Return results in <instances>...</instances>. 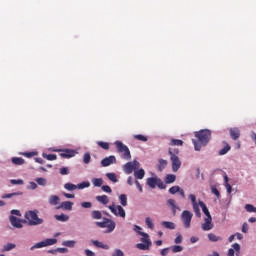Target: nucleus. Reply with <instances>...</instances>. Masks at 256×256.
Segmentation results:
<instances>
[{
  "mask_svg": "<svg viewBox=\"0 0 256 256\" xmlns=\"http://www.w3.org/2000/svg\"><path fill=\"white\" fill-rule=\"evenodd\" d=\"M170 161L172 163V171L177 173L181 169V160L179 159V149L169 148Z\"/></svg>",
  "mask_w": 256,
  "mask_h": 256,
  "instance_id": "1",
  "label": "nucleus"
},
{
  "mask_svg": "<svg viewBox=\"0 0 256 256\" xmlns=\"http://www.w3.org/2000/svg\"><path fill=\"white\" fill-rule=\"evenodd\" d=\"M26 223L30 227H35L37 225H43V219L39 218L37 211H27L24 215Z\"/></svg>",
  "mask_w": 256,
  "mask_h": 256,
  "instance_id": "2",
  "label": "nucleus"
},
{
  "mask_svg": "<svg viewBox=\"0 0 256 256\" xmlns=\"http://www.w3.org/2000/svg\"><path fill=\"white\" fill-rule=\"evenodd\" d=\"M115 145L117 152L121 153V158L125 159V161H129V159H131V151L129 150V147L119 140L115 142Z\"/></svg>",
  "mask_w": 256,
  "mask_h": 256,
  "instance_id": "3",
  "label": "nucleus"
},
{
  "mask_svg": "<svg viewBox=\"0 0 256 256\" xmlns=\"http://www.w3.org/2000/svg\"><path fill=\"white\" fill-rule=\"evenodd\" d=\"M195 137L198 139L199 143L205 147V145L211 141V132L207 129L200 130L195 132Z\"/></svg>",
  "mask_w": 256,
  "mask_h": 256,
  "instance_id": "4",
  "label": "nucleus"
},
{
  "mask_svg": "<svg viewBox=\"0 0 256 256\" xmlns=\"http://www.w3.org/2000/svg\"><path fill=\"white\" fill-rule=\"evenodd\" d=\"M57 243V238H47L41 242L36 243L34 246L30 248L31 251L34 249H41L43 247H49L51 245H56Z\"/></svg>",
  "mask_w": 256,
  "mask_h": 256,
  "instance_id": "5",
  "label": "nucleus"
},
{
  "mask_svg": "<svg viewBox=\"0 0 256 256\" xmlns=\"http://www.w3.org/2000/svg\"><path fill=\"white\" fill-rule=\"evenodd\" d=\"M108 209L116 217H122V219H125V217H126L125 209L121 205L112 204V205L108 206Z\"/></svg>",
  "mask_w": 256,
  "mask_h": 256,
  "instance_id": "6",
  "label": "nucleus"
},
{
  "mask_svg": "<svg viewBox=\"0 0 256 256\" xmlns=\"http://www.w3.org/2000/svg\"><path fill=\"white\" fill-rule=\"evenodd\" d=\"M87 187H91V183L89 182H82L78 185L72 184V183H66L64 185V189L67 191H75V189H87Z\"/></svg>",
  "mask_w": 256,
  "mask_h": 256,
  "instance_id": "7",
  "label": "nucleus"
},
{
  "mask_svg": "<svg viewBox=\"0 0 256 256\" xmlns=\"http://www.w3.org/2000/svg\"><path fill=\"white\" fill-rule=\"evenodd\" d=\"M191 219H193V213H191V211L189 210H184L182 212V221L186 229H189V227H191Z\"/></svg>",
  "mask_w": 256,
  "mask_h": 256,
  "instance_id": "8",
  "label": "nucleus"
},
{
  "mask_svg": "<svg viewBox=\"0 0 256 256\" xmlns=\"http://www.w3.org/2000/svg\"><path fill=\"white\" fill-rule=\"evenodd\" d=\"M9 219L12 227H15L16 229H23V223H27V221L19 219L14 215H11Z\"/></svg>",
  "mask_w": 256,
  "mask_h": 256,
  "instance_id": "9",
  "label": "nucleus"
},
{
  "mask_svg": "<svg viewBox=\"0 0 256 256\" xmlns=\"http://www.w3.org/2000/svg\"><path fill=\"white\" fill-rule=\"evenodd\" d=\"M56 151H61L60 157L62 159H71V157H75L77 155V151L73 149H63V150H56Z\"/></svg>",
  "mask_w": 256,
  "mask_h": 256,
  "instance_id": "10",
  "label": "nucleus"
},
{
  "mask_svg": "<svg viewBox=\"0 0 256 256\" xmlns=\"http://www.w3.org/2000/svg\"><path fill=\"white\" fill-rule=\"evenodd\" d=\"M117 163V158L113 155L102 159L101 165L102 167H109V165H115Z\"/></svg>",
  "mask_w": 256,
  "mask_h": 256,
  "instance_id": "11",
  "label": "nucleus"
},
{
  "mask_svg": "<svg viewBox=\"0 0 256 256\" xmlns=\"http://www.w3.org/2000/svg\"><path fill=\"white\" fill-rule=\"evenodd\" d=\"M235 251H236V256H239V253H241V245H239V243H234L232 245V248L228 250L227 256H235Z\"/></svg>",
  "mask_w": 256,
  "mask_h": 256,
  "instance_id": "12",
  "label": "nucleus"
},
{
  "mask_svg": "<svg viewBox=\"0 0 256 256\" xmlns=\"http://www.w3.org/2000/svg\"><path fill=\"white\" fill-rule=\"evenodd\" d=\"M204 221L205 222L202 224V230L211 231V229H213V218L212 217L205 218Z\"/></svg>",
  "mask_w": 256,
  "mask_h": 256,
  "instance_id": "13",
  "label": "nucleus"
},
{
  "mask_svg": "<svg viewBox=\"0 0 256 256\" xmlns=\"http://www.w3.org/2000/svg\"><path fill=\"white\" fill-rule=\"evenodd\" d=\"M230 137L233 141H237L241 137V130L239 128L234 127L229 129Z\"/></svg>",
  "mask_w": 256,
  "mask_h": 256,
  "instance_id": "14",
  "label": "nucleus"
},
{
  "mask_svg": "<svg viewBox=\"0 0 256 256\" xmlns=\"http://www.w3.org/2000/svg\"><path fill=\"white\" fill-rule=\"evenodd\" d=\"M57 209H64L65 211H73V202L64 201L57 207Z\"/></svg>",
  "mask_w": 256,
  "mask_h": 256,
  "instance_id": "15",
  "label": "nucleus"
},
{
  "mask_svg": "<svg viewBox=\"0 0 256 256\" xmlns=\"http://www.w3.org/2000/svg\"><path fill=\"white\" fill-rule=\"evenodd\" d=\"M167 205L168 207H171L173 215H177V209H179V206H177L175 199H168Z\"/></svg>",
  "mask_w": 256,
  "mask_h": 256,
  "instance_id": "16",
  "label": "nucleus"
},
{
  "mask_svg": "<svg viewBox=\"0 0 256 256\" xmlns=\"http://www.w3.org/2000/svg\"><path fill=\"white\" fill-rule=\"evenodd\" d=\"M123 169H124V173H126V175H131V173H133V171H135V166H133V162H128L124 165Z\"/></svg>",
  "mask_w": 256,
  "mask_h": 256,
  "instance_id": "17",
  "label": "nucleus"
},
{
  "mask_svg": "<svg viewBox=\"0 0 256 256\" xmlns=\"http://www.w3.org/2000/svg\"><path fill=\"white\" fill-rule=\"evenodd\" d=\"M108 223L106 224V233H113V231H115V227H116V224H115V221L113 220H107Z\"/></svg>",
  "mask_w": 256,
  "mask_h": 256,
  "instance_id": "18",
  "label": "nucleus"
},
{
  "mask_svg": "<svg viewBox=\"0 0 256 256\" xmlns=\"http://www.w3.org/2000/svg\"><path fill=\"white\" fill-rule=\"evenodd\" d=\"M157 180L158 178L157 177H150V178H147V185L150 186L151 189H155L157 187Z\"/></svg>",
  "mask_w": 256,
  "mask_h": 256,
  "instance_id": "19",
  "label": "nucleus"
},
{
  "mask_svg": "<svg viewBox=\"0 0 256 256\" xmlns=\"http://www.w3.org/2000/svg\"><path fill=\"white\" fill-rule=\"evenodd\" d=\"M61 201V198H59V196L57 195H51L48 199V203L50 205H59V202Z\"/></svg>",
  "mask_w": 256,
  "mask_h": 256,
  "instance_id": "20",
  "label": "nucleus"
},
{
  "mask_svg": "<svg viewBox=\"0 0 256 256\" xmlns=\"http://www.w3.org/2000/svg\"><path fill=\"white\" fill-rule=\"evenodd\" d=\"M199 205H200L204 215H206V219H209V217H211V213L209 212L207 205H205L203 201H199Z\"/></svg>",
  "mask_w": 256,
  "mask_h": 256,
  "instance_id": "21",
  "label": "nucleus"
},
{
  "mask_svg": "<svg viewBox=\"0 0 256 256\" xmlns=\"http://www.w3.org/2000/svg\"><path fill=\"white\" fill-rule=\"evenodd\" d=\"M92 244L95 247H98V249H106V250L109 249V245L103 244V242H99L98 240H92Z\"/></svg>",
  "mask_w": 256,
  "mask_h": 256,
  "instance_id": "22",
  "label": "nucleus"
},
{
  "mask_svg": "<svg viewBox=\"0 0 256 256\" xmlns=\"http://www.w3.org/2000/svg\"><path fill=\"white\" fill-rule=\"evenodd\" d=\"M96 201L102 203V205H107L109 203V197L107 195L97 196Z\"/></svg>",
  "mask_w": 256,
  "mask_h": 256,
  "instance_id": "23",
  "label": "nucleus"
},
{
  "mask_svg": "<svg viewBox=\"0 0 256 256\" xmlns=\"http://www.w3.org/2000/svg\"><path fill=\"white\" fill-rule=\"evenodd\" d=\"M176 179H177V176L175 174H168L165 178V183L167 185L171 183H175Z\"/></svg>",
  "mask_w": 256,
  "mask_h": 256,
  "instance_id": "24",
  "label": "nucleus"
},
{
  "mask_svg": "<svg viewBox=\"0 0 256 256\" xmlns=\"http://www.w3.org/2000/svg\"><path fill=\"white\" fill-rule=\"evenodd\" d=\"M135 179H143L145 177V170L143 168L134 171Z\"/></svg>",
  "mask_w": 256,
  "mask_h": 256,
  "instance_id": "25",
  "label": "nucleus"
},
{
  "mask_svg": "<svg viewBox=\"0 0 256 256\" xmlns=\"http://www.w3.org/2000/svg\"><path fill=\"white\" fill-rule=\"evenodd\" d=\"M137 249H140V251H149V247H151V244L148 242L146 243H138L136 244Z\"/></svg>",
  "mask_w": 256,
  "mask_h": 256,
  "instance_id": "26",
  "label": "nucleus"
},
{
  "mask_svg": "<svg viewBox=\"0 0 256 256\" xmlns=\"http://www.w3.org/2000/svg\"><path fill=\"white\" fill-rule=\"evenodd\" d=\"M208 239H209V241H212V243H217V241H223V238H221L213 233L208 234Z\"/></svg>",
  "mask_w": 256,
  "mask_h": 256,
  "instance_id": "27",
  "label": "nucleus"
},
{
  "mask_svg": "<svg viewBox=\"0 0 256 256\" xmlns=\"http://www.w3.org/2000/svg\"><path fill=\"white\" fill-rule=\"evenodd\" d=\"M224 145L226 146L219 151V155H227L231 151V146L227 142H224Z\"/></svg>",
  "mask_w": 256,
  "mask_h": 256,
  "instance_id": "28",
  "label": "nucleus"
},
{
  "mask_svg": "<svg viewBox=\"0 0 256 256\" xmlns=\"http://www.w3.org/2000/svg\"><path fill=\"white\" fill-rule=\"evenodd\" d=\"M42 157L44 159H47V161H57V154H46V153H43Z\"/></svg>",
  "mask_w": 256,
  "mask_h": 256,
  "instance_id": "29",
  "label": "nucleus"
},
{
  "mask_svg": "<svg viewBox=\"0 0 256 256\" xmlns=\"http://www.w3.org/2000/svg\"><path fill=\"white\" fill-rule=\"evenodd\" d=\"M19 195H23V192H13L9 194L2 195V199H11L12 197H17Z\"/></svg>",
  "mask_w": 256,
  "mask_h": 256,
  "instance_id": "30",
  "label": "nucleus"
},
{
  "mask_svg": "<svg viewBox=\"0 0 256 256\" xmlns=\"http://www.w3.org/2000/svg\"><path fill=\"white\" fill-rule=\"evenodd\" d=\"M104 221L102 222H96L97 227H100V229H105L107 227V224L109 223V221H111V219L109 218H103Z\"/></svg>",
  "mask_w": 256,
  "mask_h": 256,
  "instance_id": "31",
  "label": "nucleus"
},
{
  "mask_svg": "<svg viewBox=\"0 0 256 256\" xmlns=\"http://www.w3.org/2000/svg\"><path fill=\"white\" fill-rule=\"evenodd\" d=\"M55 220L56 221H61V222H65V221H69V216L65 215V214H60V215H55Z\"/></svg>",
  "mask_w": 256,
  "mask_h": 256,
  "instance_id": "32",
  "label": "nucleus"
},
{
  "mask_svg": "<svg viewBox=\"0 0 256 256\" xmlns=\"http://www.w3.org/2000/svg\"><path fill=\"white\" fill-rule=\"evenodd\" d=\"M140 235H141V241H142V243H146V244H148L149 245V243H150V245H152V243H151V240L149 239V234H147V233H140Z\"/></svg>",
  "mask_w": 256,
  "mask_h": 256,
  "instance_id": "33",
  "label": "nucleus"
},
{
  "mask_svg": "<svg viewBox=\"0 0 256 256\" xmlns=\"http://www.w3.org/2000/svg\"><path fill=\"white\" fill-rule=\"evenodd\" d=\"M170 145L172 146V147H181V146H183V140H179V139H171V141H170Z\"/></svg>",
  "mask_w": 256,
  "mask_h": 256,
  "instance_id": "34",
  "label": "nucleus"
},
{
  "mask_svg": "<svg viewBox=\"0 0 256 256\" xmlns=\"http://www.w3.org/2000/svg\"><path fill=\"white\" fill-rule=\"evenodd\" d=\"M91 217H92V219H102L103 218V214L99 210H94L91 213Z\"/></svg>",
  "mask_w": 256,
  "mask_h": 256,
  "instance_id": "35",
  "label": "nucleus"
},
{
  "mask_svg": "<svg viewBox=\"0 0 256 256\" xmlns=\"http://www.w3.org/2000/svg\"><path fill=\"white\" fill-rule=\"evenodd\" d=\"M12 163L14 165H23L25 163V159L19 158V157H14V158H12Z\"/></svg>",
  "mask_w": 256,
  "mask_h": 256,
  "instance_id": "36",
  "label": "nucleus"
},
{
  "mask_svg": "<svg viewBox=\"0 0 256 256\" xmlns=\"http://www.w3.org/2000/svg\"><path fill=\"white\" fill-rule=\"evenodd\" d=\"M119 201H120V204L122 205V207H127V195L121 194L119 196Z\"/></svg>",
  "mask_w": 256,
  "mask_h": 256,
  "instance_id": "37",
  "label": "nucleus"
},
{
  "mask_svg": "<svg viewBox=\"0 0 256 256\" xmlns=\"http://www.w3.org/2000/svg\"><path fill=\"white\" fill-rule=\"evenodd\" d=\"M167 167V160L160 159L158 164V171H163Z\"/></svg>",
  "mask_w": 256,
  "mask_h": 256,
  "instance_id": "38",
  "label": "nucleus"
},
{
  "mask_svg": "<svg viewBox=\"0 0 256 256\" xmlns=\"http://www.w3.org/2000/svg\"><path fill=\"white\" fill-rule=\"evenodd\" d=\"M92 183H93L94 187H101V185H103V179L102 178H94L92 180Z\"/></svg>",
  "mask_w": 256,
  "mask_h": 256,
  "instance_id": "39",
  "label": "nucleus"
},
{
  "mask_svg": "<svg viewBox=\"0 0 256 256\" xmlns=\"http://www.w3.org/2000/svg\"><path fill=\"white\" fill-rule=\"evenodd\" d=\"M134 139H137V141H142L143 143H147L148 141L147 136H143L142 134L134 135Z\"/></svg>",
  "mask_w": 256,
  "mask_h": 256,
  "instance_id": "40",
  "label": "nucleus"
},
{
  "mask_svg": "<svg viewBox=\"0 0 256 256\" xmlns=\"http://www.w3.org/2000/svg\"><path fill=\"white\" fill-rule=\"evenodd\" d=\"M162 225L165 227V229H175V223L173 222L164 221L162 222Z\"/></svg>",
  "mask_w": 256,
  "mask_h": 256,
  "instance_id": "41",
  "label": "nucleus"
},
{
  "mask_svg": "<svg viewBox=\"0 0 256 256\" xmlns=\"http://www.w3.org/2000/svg\"><path fill=\"white\" fill-rule=\"evenodd\" d=\"M106 177H108V179L110 181H112V183H117V175H115V173H107Z\"/></svg>",
  "mask_w": 256,
  "mask_h": 256,
  "instance_id": "42",
  "label": "nucleus"
},
{
  "mask_svg": "<svg viewBox=\"0 0 256 256\" xmlns=\"http://www.w3.org/2000/svg\"><path fill=\"white\" fill-rule=\"evenodd\" d=\"M156 187H158V189H167V185H165V183L163 182V180L159 179L156 182Z\"/></svg>",
  "mask_w": 256,
  "mask_h": 256,
  "instance_id": "43",
  "label": "nucleus"
},
{
  "mask_svg": "<svg viewBox=\"0 0 256 256\" xmlns=\"http://www.w3.org/2000/svg\"><path fill=\"white\" fill-rule=\"evenodd\" d=\"M211 193L213 195H215L217 197V199H221V193L219 192V190L215 186L211 187Z\"/></svg>",
  "mask_w": 256,
  "mask_h": 256,
  "instance_id": "44",
  "label": "nucleus"
},
{
  "mask_svg": "<svg viewBox=\"0 0 256 256\" xmlns=\"http://www.w3.org/2000/svg\"><path fill=\"white\" fill-rule=\"evenodd\" d=\"M245 209L248 213H256V207L251 204H246Z\"/></svg>",
  "mask_w": 256,
  "mask_h": 256,
  "instance_id": "45",
  "label": "nucleus"
},
{
  "mask_svg": "<svg viewBox=\"0 0 256 256\" xmlns=\"http://www.w3.org/2000/svg\"><path fill=\"white\" fill-rule=\"evenodd\" d=\"M199 204H194L193 205V211L196 215V217H201V210L199 209Z\"/></svg>",
  "mask_w": 256,
  "mask_h": 256,
  "instance_id": "46",
  "label": "nucleus"
},
{
  "mask_svg": "<svg viewBox=\"0 0 256 256\" xmlns=\"http://www.w3.org/2000/svg\"><path fill=\"white\" fill-rule=\"evenodd\" d=\"M145 223H146V225H147V227H148L149 229H154L155 224H153V220H151L150 217H147V218L145 219Z\"/></svg>",
  "mask_w": 256,
  "mask_h": 256,
  "instance_id": "47",
  "label": "nucleus"
},
{
  "mask_svg": "<svg viewBox=\"0 0 256 256\" xmlns=\"http://www.w3.org/2000/svg\"><path fill=\"white\" fill-rule=\"evenodd\" d=\"M35 181L36 183H38V185H41L42 187H45V185H47V179L45 178H36Z\"/></svg>",
  "mask_w": 256,
  "mask_h": 256,
  "instance_id": "48",
  "label": "nucleus"
},
{
  "mask_svg": "<svg viewBox=\"0 0 256 256\" xmlns=\"http://www.w3.org/2000/svg\"><path fill=\"white\" fill-rule=\"evenodd\" d=\"M180 189L179 186H172L168 191L171 195H175V193H179Z\"/></svg>",
  "mask_w": 256,
  "mask_h": 256,
  "instance_id": "49",
  "label": "nucleus"
},
{
  "mask_svg": "<svg viewBox=\"0 0 256 256\" xmlns=\"http://www.w3.org/2000/svg\"><path fill=\"white\" fill-rule=\"evenodd\" d=\"M83 162H84L86 165H89V163L91 162V154L85 153V154H84V157H83Z\"/></svg>",
  "mask_w": 256,
  "mask_h": 256,
  "instance_id": "50",
  "label": "nucleus"
},
{
  "mask_svg": "<svg viewBox=\"0 0 256 256\" xmlns=\"http://www.w3.org/2000/svg\"><path fill=\"white\" fill-rule=\"evenodd\" d=\"M97 145H99L101 149H105L106 151H108L109 149V144L107 142L99 141L97 142Z\"/></svg>",
  "mask_w": 256,
  "mask_h": 256,
  "instance_id": "51",
  "label": "nucleus"
},
{
  "mask_svg": "<svg viewBox=\"0 0 256 256\" xmlns=\"http://www.w3.org/2000/svg\"><path fill=\"white\" fill-rule=\"evenodd\" d=\"M17 247L15 244L8 243L4 246L3 251H11L12 249H15Z\"/></svg>",
  "mask_w": 256,
  "mask_h": 256,
  "instance_id": "52",
  "label": "nucleus"
},
{
  "mask_svg": "<svg viewBox=\"0 0 256 256\" xmlns=\"http://www.w3.org/2000/svg\"><path fill=\"white\" fill-rule=\"evenodd\" d=\"M64 247H75V241L73 240H67L62 243Z\"/></svg>",
  "mask_w": 256,
  "mask_h": 256,
  "instance_id": "53",
  "label": "nucleus"
},
{
  "mask_svg": "<svg viewBox=\"0 0 256 256\" xmlns=\"http://www.w3.org/2000/svg\"><path fill=\"white\" fill-rule=\"evenodd\" d=\"M181 251H183V247L182 246H172V253H181Z\"/></svg>",
  "mask_w": 256,
  "mask_h": 256,
  "instance_id": "54",
  "label": "nucleus"
},
{
  "mask_svg": "<svg viewBox=\"0 0 256 256\" xmlns=\"http://www.w3.org/2000/svg\"><path fill=\"white\" fill-rule=\"evenodd\" d=\"M81 207H83V209H91V207H93V203H91V202H82Z\"/></svg>",
  "mask_w": 256,
  "mask_h": 256,
  "instance_id": "55",
  "label": "nucleus"
},
{
  "mask_svg": "<svg viewBox=\"0 0 256 256\" xmlns=\"http://www.w3.org/2000/svg\"><path fill=\"white\" fill-rule=\"evenodd\" d=\"M188 197H189V199H190V201L192 203V206L193 205H198L197 204V197L194 194H190Z\"/></svg>",
  "mask_w": 256,
  "mask_h": 256,
  "instance_id": "56",
  "label": "nucleus"
},
{
  "mask_svg": "<svg viewBox=\"0 0 256 256\" xmlns=\"http://www.w3.org/2000/svg\"><path fill=\"white\" fill-rule=\"evenodd\" d=\"M60 175H69V168L68 167L60 168Z\"/></svg>",
  "mask_w": 256,
  "mask_h": 256,
  "instance_id": "57",
  "label": "nucleus"
},
{
  "mask_svg": "<svg viewBox=\"0 0 256 256\" xmlns=\"http://www.w3.org/2000/svg\"><path fill=\"white\" fill-rule=\"evenodd\" d=\"M102 191H104V193H112L113 190H111V187L108 185H104L101 187Z\"/></svg>",
  "mask_w": 256,
  "mask_h": 256,
  "instance_id": "58",
  "label": "nucleus"
},
{
  "mask_svg": "<svg viewBox=\"0 0 256 256\" xmlns=\"http://www.w3.org/2000/svg\"><path fill=\"white\" fill-rule=\"evenodd\" d=\"M174 242L176 243V245L183 243V236H181V234H178L177 237L175 238Z\"/></svg>",
  "mask_w": 256,
  "mask_h": 256,
  "instance_id": "59",
  "label": "nucleus"
},
{
  "mask_svg": "<svg viewBox=\"0 0 256 256\" xmlns=\"http://www.w3.org/2000/svg\"><path fill=\"white\" fill-rule=\"evenodd\" d=\"M192 143L194 144L195 151H201V145L195 139L192 140Z\"/></svg>",
  "mask_w": 256,
  "mask_h": 256,
  "instance_id": "60",
  "label": "nucleus"
},
{
  "mask_svg": "<svg viewBox=\"0 0 256 256\" xmlns=\"http://www.w3.org/2000/svg\"><path fill=\"white\" fill-rule=\"evenodd\" d=\"M10 182L12 185H23V180L21 179H18V180L12 179L10 180Z\"/></svg>",
  "mask_w": 256,
  "mask_h": 256,
  "instance_id": "61",
  "label": "nucleus"
},
{
  "mask_svg": "<svg viewBox=\"0 0 256 256\" xmlns=\"http://www.w3.org/2000/svg\"><path fill=\"white\" fill-rule=\"evenodd\" d=\"M249 231V224L246 222L242 225V233H247Z\"/></svg>",
  "mask_w": 256,
  "mask_h": 256,
  "instance_id": "62",
  "label": "nucleus"
},
{
  "mask_svg": "<svg viewBox=\"0 0 256 256\" xmlns=\"http://www.w3.org/2000/svg\"><path fill=\"white\" fill-rule=\"evenodd\" d=\"M113 256H125V254L121 251V249H116Z\"/></svg>",
  "mask_w": 256,
  "mask_h": 256,
  "instance_id": "63",
  "label": "nucleus"
},
{
  "mask_svg": "<svg viewBox=\"0 0 256 256\" xmlns=\"http://www.w3.org/2000/svg\"><path fill=\"white\" fill-rule=\"evenodd\" d=\"M85 255H86V256H95V252H93V251H91V250H89V249H86V250H85Z\"/></svg>",
  "mask_w": 256,
  "mask_h": 256,
  "instance_id": "64",
  "label": "nucleus"
}]
</instances>
